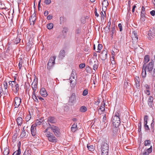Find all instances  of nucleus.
<instances>
[{"label":"nucleus","mask_w":155,"mask_h":155,"mask_svg":"<svg viewBox=\"0 0 155 155\" xmlns=\"http://www.w3.org/2000/svg\"><path fill=\"white\" fill-rule=\"evenodd\" d=\"M120 113L116 112L112 117V122L113 126L115 127H118L120 123Z\"/></svg>","instance_id":"nucleus-1"},{"label":"nucleus","mask_w":155,"mask_h":155,"mask_svg":"<svg viewBox=\"0 0 155 155\" xmlns=\"http://www.w3.org/2000/svg\"><path fill=\"white\" fill-rule=\"evenodd\" d=\"M9 85L12 87V90L15 94H17L18 92L19 89V85L15 81H10L9 82Z\"/></svg>","instance_id":"nucleus-2"},{"label":"nucleus","mask_w":155,"mask_h":155,"mask_svg":"<svg viewBox=\"0 0 155 155\" xmlns=\"http://www.w3.org/2000/svg\"><path fill=\"white\" fill-rule=\"evenodd\" d=\"M108 148V144L105 142H102L101 147L102 155H107Z\"/></svg>","instance_id":"nucleus-3"},{"label":"nucleus","mask_w":155,"mask_h":155,"mask_svg":"<svg viewBox=\"0 0 155 155\" xmlns=\"http://www.w3.org/2000/svg\"><path fill=\"white\" fill-rule=\"evenodd\" d=\"M45 135L50 142L54 143L57 141V139L51 132H48L45 134Z\"/></svg>","instance_id":"nucleus-4"},{"label":"nucleus","mask_w":155,"mask_h":155,"mask_svg":"<svg viewBox=\"0 0 155 155\" xmlns=\"http://www.w3.org/2000/svg\"><path fill=\"white\" fill-rule=\"evenodd\" d=\"M50 128L52 131L54 135L57 137H59L61 134L60 130L57 127L54 125H51L50 124H49Z\"/></svg>","instance_id":"nucleus-5"},{"label":"nucleus","mask_w":155,"mask_h":155,"mask_svg":"<svg viewBox=\"0 0 155 155\" xmlns=\"http://www.w3.org/2000/svg\"><path fill=\"white\" fill-rule=\"evenodd\" d=\"M76 76V71L74 70H72V73L71 74V77L70 78L69 80H70V85L72 87H75L76 83L75 81L73 80L72 79V78L73 79L75 80V78Z\"/></svg>","instance_id":"nucleus-6"},{"label":"nucleus","mask_w":155,"mask_h":155,"mask_svg":"<svg viewBox=\"0 0 155 155\" xmlns=\"http://www.w3.org/2000/svg\"><path fill=\"white\" fill-rule=\"evenodd\" d=\"M56 59V57H51L49 59L47 65V68L50 70L53 67L55 64V61Z\"/></svg>","instance_id":"nucleus-7"},{"label":"nucleus","mask_w":155,"mask_h":155,"mask_svg":"<svg viewBox=\"0 0 155 155\" xmlns=\"http://www.w3.org/2000/svg\"><path fill=\"white\" fill-rule=\"evenodd\" d=\"M154 66V62L153 61H151L147 64H144L142 68H145V70L147 69V71L150 72L152 71Z\"/></svg>","instance_id":"nucleus-8"},{"label":"nucleus","mask_w":155,"mask_h":155,"mask_svg":"<svg viewBox=\"0 0 155 155\" xmlns=\"http://www.w3.org/2000/svg\"><path fill=\"white\" fill-rule=\"evenodd\" d=\"M155 30L153 29L150 30L148 31V38L150 40H151L155 35Z\"/></svg>","instance_id":"nucleus-9"},{"label":"nucleus","mask_w":155,"mask_h":155,"mask_svg":"<svg viewBox=\"0 0 155 155\" xmlns=\"http://www.w3.org/2000/svg\"><path fill=\"white\" fill-rule=\"evenodd\" d=\"M21 101V99L19 97H16L15 98L14 106H15V108H17L19 107Z\"/></svg>","instance_id":"nucleus-10"},{"label":"nucleus","mask_w":155,"mask_h":155,"mask_svg":"<svg viewBox=\"0 0 155 155\" xmlns=\"http://www.w3.org/2000/svg\"><path fill=\"white\" fill-rule=\"evenodd\" d=\"M153 98L152 96H150L147 101L148 104L150 108H153L154 104H153Z\"/></svg>","instance_id":"nucleus-11"},{"label":"nucleus","mask_w":155,"mask_h":155,"mask_svg":"<svg viewBox=\"0 0 155 155\" xmlns=\"http://www.w3.org/2000/svg\"><path fill=\"white\" fill-rule=\"evenodd\" d=\"M107 52L106 50H103L101 52V57L102 60H105L107 58Z\"/></svg>","instance_id":"nucleus-12"},{"label":"nucleus","mask_w":155,"mask_h":155,"mask_svg":"<svg viewBox=\"0 0 155 155\" xmlns=\"http://www.w3.org/2000/svg\"><path fill=\"white\" fill-rule=\"evenodd\" d=\"M31 134L32 136H35L36 133V127L35 126V125H32L31 129Z\"/></svg>","instance_id":"nucleus-13"},{"label":"nucleus","mask_w":155,"mask_h":155,"mask_svg":"<svg viewBox=\"0 0 155 155\" xmlns=\"http://www.w3.org/2000/svg\"><path fill=\"white\" fill-rule=\"evenodd\" d=\"M37 83V80L35 81V79L31 84L33 90V92H35L36 90Z\"/></svg>","instance_id":"nucleus-14"},{"label":"nucleus","mask_w":155,"mask_h":155,"mask_svg":"<svg viewBox=\"0 0 155 155\" xmlns=\"http://www.w3.org/2000/svg\"><path fill=\"white\" fill-rule=\"evenodd\" d=\"M41 95L43 97H46L47 96L46 91L44 88H42L40 91Z\"/></svg>","instance_id":"nucleus-15"},{"label":"nucleus","mask_w":155,"mask_h":155,"mask_svg":"<svg viewBox=\"0 0 155 155\" xmlns=\"http://www.w3.org/2000/svg\"><path fill=\"white\" fill-rule=\"evenodd\" d=\"M108 5V2L107 0H104L102 2V6L103 8H102L103 11L104 12V13L105 15V11L103 10V8H105V10L106 9V8L107 6Z\"/></svg>","instance_id":"nucleus-16"},{"label":"nucleus","mask_w":155,"mask_h":155,"mask_svg":"<svg viewBox=\"0 0 155 155\" xmlns=\"http://www.w3.org/2000/svg\"><path fill=\"white\" fill-rule=\"evenodd\" d=\"M76 99V96L74 93L72 94L71 97L69 98V102L71 103H73L75 101Z\"/></svg>","instance_id":"nucleus-17"},{"label":"nucleus","mask_w":155,"mask_h":155,"mask_svg":"<svg viewBox=\"0 0 155 155\" xmlns=\"http://www.w3.org/2000/svg\"><path fill=\"white\" fill-rule=\"evenodd\" d=\"M78 129V128L77 126V124L76 123H74V124L72 125L71 127V130L73 132H75Z\"/></svg>","instance_id":"nucleus-18"},{"label":"nucleus","mask_w":155,"mask_h":155,"mask_svg":"<svg viewBox=\"0 0 155 155\" xmlns=\"http://www.w3.org/2000/svg\"><path fill=\"white\" fill-rule=\"evenodd\" d=\"M135 85L137 87H138L140 86V80L139 77L136 76L135 79Z\"/></svg>","instance_id":"nucleus-19"},{"label":"nucleus","mask_w":155,"mask_h":155,"mask_svg":"<svg viewBox=\"0 0 155 155\" xmlns=\"http://www.w3.org/2000/svg\"><path fill=\"white\" fill-rule=\"evenodd\" d=\"M65 55V51L64 50H61L60 51L59 54L58 55V57L62 59L64 57Z\"/></svg>","instance_id":"nucleus-20"},{"label":"nucleus","mask_w":155,"mask_h":155,"mask_svg":"<svg viewBox=\"0 0 155 155\" xmlns=\"http://www.w3.org/2000/svg\"><path fill=\"white\" fill-rule=\"evenodd\" d=\"M36 19V17L35 14H33L29 18L30 21L32 22V25H34Z\"/></svg>","instance_id":"nucleus-21"},{"label":"nucleus","mask_w":155,"mask_h":155,"mask_svg":"<svg viewBox=\"0 0 155 155\" xmlns=\"http://www.w3.org/2000/svg\"><path fill=\"white\" fill-rule=\"evenodd\" d=\"M55 118L53 117H49L48 118L47 122L48 124L50 123H55Z\"/></svg>","instance_id":"nucleus-22"},{"label":"nucleus","mask_w":155,"mask_h":155,"mask_svg":"<svg viewBox=\"0 0 155 155\" xmlns=\"http://www.w3.org/2000/svg\"><path fill=\"white\" fill-rule=\"evenodd\" d=\"M22 118L20 117H19L16 119V121L18 125L21 126L22 124L23 121Z\"/></svg>","instance_id":"nucleus-23"},{"label":"nucleus","mask_w":155,"mask_h":155,"mask_svg":"<svg viewBox=\"0 0 155 155\" xmlns=\"http://www.w3.org/2000/svg\"><path fill=\"white\" fill-rule=\"evenodd\" d=\"M94 63L93 65V69L94 70H96L98 68V61L97 60H95Z\"/></svg>","instance_id":"nucleus-24"},{"label":"nucleus","mask_w":155,"mask_h":155,"mask_svg":"<svg viewBox=\"0 0 155 155\" xmlns=\"http://www.w3.org/2000/svg\"><path fill=\"white\" fill-rule=\"evenodd\" d=\"M147 75L146 70H145V68H142V72L141 74V76L143 78H146Z\"/></svg>","instance_id":"nucleus-25"},{"label":"nucleus","mask_w":155,"mask_h":155,"mask_svg":"<svg viewBox=\"0 0 155 155\" xmlns=\"http://www.w3.org/2000/svg\"><path fill=\"white\" fill-rule=\"evenodd\" d=\"M150 60L149 56L148 55H146L144 58L143 62L146 64Z\"/></svg>","instance_id":"nucleus-26"},{"label":"nucleus","mask_w":155,"mask_h":155,"mask_svg":"<svg viewBox=\"0 0 155 155\" xmlns=\"http://www.w3.org/2000/svg\"><path fill=\"white\" fill-rule=\"evenodd\" d=\"M79 110L82 112H85L87 110V108L86 107L82 106L80 107Z\"/></svg>","instance_id":"nucleus-27"},{"label":"nucleus","mask_w":155,"mask_h":155,"mask_svg":"<svg viewBox=\"0 0 155 155\" xmlns=\"http://www.w3.org/2000/svg\"><path fill=\"white\" fill-rule=\"evenodd\" d=\"M9 149L8 148L6 147L4 149L3 151V154L4 155H8L9 153Z\"/></svg>","instance_id":"nucleus-28"},{"label":"nucleus","mask_w":155,"mask_h":155,"mask_svg":"<svg viewBox=\"0 0 155 155\" xmlns=\"http://www.w3.org/2000/svg\"><path fill=\"white\" fill-rule=\"evenodd\" d=\"M130 83L125 81L124 84V87L125 88H128L130 87Z\"/></svg>","instance_id":"nucleus-29"},{"label":"nucleus","mask_w":155,"mask_h":155,"mask_svg":"<svg viewBox=\"0 0 155 155\" xmlns=\"http://www.w3.org/2000/svg\"><path fill=\"white\" fill-rule=\"evenodd\" d=\"M41 123V120H36L35 123L32 125H35V126L36 127V126L40 125Z\"/></svg>","instance_id":"nucleus-30"},{"label":"nucleus","mask_w":155,"mask_h":155,"mask_svg":"<svg viewBox=\"0 0 155 155\" xmlns=\"http://www.w3.org/2000/svg\"><path fill=\"white\" fill-rule=\"evenodd\" d=\"M145 8L144 6H142L141 8V14L140 15L143 16H145Z\"/></svg>","instance_id":"nucleus-31"},{"label":"nucleus","mask_w":155,"mask_h":155,"mask_svg":"<svg viewBox=\"0 0 155 155\" xmlns=\"http://www.w3.org/2000/svg\"><path fill=\"white\" fill-rule=\"evenodd\" d=\"M23 155H31V151L30 150H26Z\"/></svg>","instance_id":"nucleus-32"},{"label":"nucleus","mask_w":155,"mask_h":155,"mask_svg":"<svg viewBox=\"0 0 155 155\" xmlns=\"http://www.w3.org/2000/svg\"><path fill=\"white\" fill-rule=\"evenodd\" d=\"M32 98L36 102H38V100L35 94V92H33L32 93Z\"/></svg>","instance_id":"nucleus-33"},{"label":"nucleus","mask_w":155,"mask_h":155,"mask_svg":"<svg viewBox=\"0 0 155 155\" xmlns=\"http://www.w3.org/2000/svg\"><path fill=\"white\" fill-rule=\"evenodd\" d=\"M23 64V61L22 60V59L21 58H20V60L19 61V62L18 63V67L19 69H20L21 68L22 66V64Z\"/></svg>","instance_id":"nucleus-34"},{"label":"nucleus","mask_w":155,"mask_h":155,"mask_svg":"<svg viewBox=\"0 0 155 155\" xmlns=\"http://www.w3.org/2000/svg\"><path fill=\"white\" fill-rule=\"evenodd\" d=\"M102 48V45L101 44H99L98 45L97 49L96 51L97 52H100Z\"/></svg>","instance_id":"nucleus-35"},{"label":"nucleus","mask_w":155,"mask_h":155,"mask_svg":"<svg viewBox=\"0 0 155 155\" xmlns=\"http://www.w3.org/2000/svg\"><path fill=\"white\" fill-rule=\"evenodd\" d=\"M27 134L25 131V130L22 131V132L20 135V136L21 138L24 137L26 136Z\"/></svg>","instance_id":"nucleus-36"},{"label":"nucleus","mask_w":155,"mask_h":155,"mask_svg":"<svg viewBox=\"0 0 155 155\" xmlns=\"http://www.w3.org/2000/svg\"><path fill=\"white\" fill-rule=\"evenodd\" d=\"M133 37L132 38H136L137 39V40L138 39V38L137 37V33L135 31H134L133 32Z\"/></svg>","instance_id":"nucleus-37"},{"label":"nucleus","mask_w":155,"mask_h":155,"mask_svg":"<svg viewBox=\"0 0 155 155\" xmlns=\"http://www.w3.org/2000/svg\"><path fill=\"white\" fill-rule=\"evenodd\" d=\"M144 143L145 146H150V140H146L144 141Z\"/></svg>","instance_id":"nucleus-38"},{"label":"nucleus","mask_w":155,"mask_h":155,"mask_svg":"<svg viewBox=\"0 0 155 155\" xmlns=\"http://www.w3.org/2000/svg\"><path fill=\"white\" fill-rule=\"evenodd\" d=\"M110 60L111 61V63L112 64L113 67H115V62L114 61V56H113L112 58H111Z\"/></svg>","instance_id":"nucleus-39"},{"label":"nucleus","mask_w":155,"mask_h":155,"mask_svg":"<svg viewBox=\"0 0 155 155\" xmlns=\"http://www.w3.org/2000/svg\"><path fill=\"white\" fill-rule=\"evenodd\" d=\"M53 28V24L52 23H50L47 25V28L48 29H51Z\"/></svg>","instance_id":"nucleus-40"},{"label":"nucleus","mask_w":155,"mask_h":155,"mask_svg":"<svg viewBox=\"0 0 155 155\" xmlns=\"http://www.w3.org/2000/svg\"><path fill=\"white\" fill-rule=\"evenodd\" d=\"M31 118V116L30 114H29L27 115L25 117V120L26 121H29Z\"/></svg>","instance_id":"nucleus-41"},{"label":"nucleus","mask_w":155,"mask_h":155,"mask_svg":"<svg viewBox=\"0 0 155 155\" xmlns=\"http://www.w3.org/2000/svg\"><path fill=\"white\" fill-rule=\"evenodd\" d=\"M87 148L88 150L91 151H92L94 150V146L93 145L88 146L87 145Z\"/></svg>","instance_id":"nucleus-42"},{"label":"nucleus","mask_w":155,"mask_h":155,"mask_svg":"<svg viewBox=\"0 0 155 155\" xmlns=\"http://www.w3.org/2000/svg\"><path fill=\"white\" fill-rule=\"evenodd\" d=\"M105 103H103V104L101 106L99 109L101 110L102 111H104L105 110Z\"/></svg>","instance_id":"nucleus-43"},{"label":"nucleus","mask_w":155,"mask_h":155,"mask_svg":"<svg viewBox=\"0 0 155 155\" xmlns=\"http://www.w3.org/2000/svg\"><path fill=\"white\" fill-rule=\"evenodd\" d=\"M3 85L5 89H6L8 88V84L7 82L5 81L3 82Z\"/></svg>","instance_id":"nucleus-44"},{"label":"nucleus","mask_w":155,"mask_h":155,"mask_svg":"<svg viewBox=\"0 0 155 155\" xmlns=\"http://www.w3.org/2000/svg\"><path fill=\"white\" fill-rule=\"evenodd\" d=\"M150 89H147V90H144V93L145 94L147 95H150Z\"/></svg>","instance_id":"nucleus-45"},{"label":"nucleus","mask_w":155,"mask_h":155,"mask_svg":"<svg viewBox=\"0 0 155 155\" xmlns=\"http://www.w3.org/2000/svg\"><path fill=\"white\" fill-rule=\"evenodd\" d=\"M17 152L16 153L15 155H20L21 153V150L18 149V150L17 151ZM16 152V151L13 154H12V155H14V154Z\"/></svg>","instance_id":"nucleus-46"},{"label":"nucleus","mask_w":155,"mask_h":155,"mask_svg":"<svg viewBox=\"0 0 155 155\" xmlns=\"http://www.w3.org/2000/svg\"><path fill=\"white\" fill-rule=\"evenodd\" d=\"M144 87L145 88V90H147L150 89V86L147 84H145L144 85Z\"/></svg>","instance_id":"nucleus-47"},{"label":"nucleus","mask_w":155,"mask_h":155,"mask_svg":"<svg viewBox=\"0 0 155 155\" xmlns=\"http://www.w3.org/2000/svg\"><path fill=\"white\" fill-rule=\"evenodd\" d=\"M138 131L140 132L141 131V121H140L138 124Z\"/></svg>","instance_id":"nucleus-48"},{"label":"nucleus","mask_w":155,"mask_h":155,"mask_svg":"<svg viewBox=\"0 0 155 155\" xmlns=\"http://www.w3.org/2000/svg\"><path fill=\"white\" fill-rule=\"evenodd\" d=\"M88 94V91L87 89H85L84 90L82 94L83 96H86V95Z\"/></svg>","instance_id":"nucleus-49"},{"label":"nucleus","mask_w":155,"mask_h":155,"mask_svg":"<svg viewBox=\"0 0 155 155\" xmlns=\"http://www.w3.org/2000/svg\"><path fill=\"white\" fill-rule=\"evenodd\" d=\"M146 150L147 152V153H149H149H150L152 151V146H151L148 149H147V150Z\"/></svg>","instance_id":"nucleus-50"},{"label":"nucleus","mask_w":155,"mask_h":155,"mask_svg":"<svg viewBox=\"0 0 155 155\" xmlns=\"http://www.w3.org/2000/svg\"><path fill=\"white\" fill-rule=\"evenodd\" d=\"M95 59H93L92 60H91L89 61V64L91 66H93V64L94 63V61H95Z\"/></svg>","instance_id":"nucleus-51"},{"label":"nucleus","mask_w":155,"mask_h":155,"mask_svg":"<svg viewBox=\"0 0 155 155\" xmlns=\"http://www.w3.org/2000/svg\"><path fill=\"white\" fill-rule=\"evenodd\" d=\"M144 127L145 128L146 131H147L148 130H150V129L149 127V126L147 124L144 125Z\"/></svg>","instance_id":"nucleus-52"},{"label":"nucleus","mask_w":155,"mask_h":155,"mask_svg":"<svg viewBox=\"0 0 155 155\" xmlns=\"http://www.w3.org/2000/svg\"><path fill=\"white\" fill-rule=\"evenodd\" d=\"M118 27L119 28L120 31H121L122 30V27L121 24L119 23L118 25Z\"/></svg>","instance_id":"nucleus-53"},{"label":"nucleus","mask_w":155,"mask_h":155,"mask_svg":"<svg viewBox=\"0 0 155 155\" xmlns=\"http://www.w3.org/2000/svg\"><path fill=\"white\" fill-rule=\"evenodd\" d=\"M85 67V64L84 63H82L79 65V67L80 68H84Z\"/></svg>","instance_id":"nucleus-54"},{"label":"nucleus","mask_w":155,"mask_h":155,"mask_svg":"<svg viewBox=\"0 0 155 155\" xmlns=\"http://www.w3.org/2000/svg\"><path fill=\"white\" fill-rule=\"evenodd\" d=\"M51 2V0H45V2L46 5H48Z\"/></svg>","instance_id":"nucleus-55"},{"label":"nucleus","mask_w":155,"mask_h":155,"mask_svg":"<svg viewBox=\"0 0 155 155\" xmlns=\"http://www.w3.org/2000/svg\"><path fill=\"white\" fill-rule=\"evenodd\" d=\"M111 32H112V35H113L115 33V28L114 26L112 28Z\"/></svg>","instance_id":"nucleus-56"},{"label":"nucleus","mask_w":155,"mask_h":155,"mask_svg":"<svg viewBox=\"0 0 155 155\" xmlns=\"http://www.w3.org/2000/svg\"><path fill=\"white\" fill-rule=\"evenodd\" d=\"M52 16L51 15H49L47 17V19L50 20L52 19Z\"/></svg>","instance_id":"nucleus-57"},{"label":"nucleus","mask_w":155,"mask_h":155,"mask_svg":"<svg viewBox=\"0 0 155 155\" xmlns=\"http://www.w3.org/2000/svg\"><path fill=\"white\" fill-rule=\"evenodd\" d=\"M86 70L87 72H89L90 71V69L89 66H86Z\"/></svg>","instance_id":"nucleus-58"},{"label":"nucleus","mask_w":155,"mask_h":155,"mask_svg":"<svg viewBox=\"0 0 155 155\" xmlns=\"http://www.w3.org/2000/svg\"><path fill=\"white\" fill-rule=\"evenodd\" d=\"M80 32H81L80 29H79V28H78L76 30L75 33L76 34H79L80 33Z\"/></svg>","instance_id":"nucleus-59"},{"label":"nucleus","mask_w":155,"mask_h":155,"mask_svg":"<svg viewBox=\"0 0 155 155\" xmlns=\"http://www.w3.org/2000/svg\"><path fill=\"white\" fill-rule=\"evenodd\" d=\"M142 154L143 155H148L149 153H147V152L144 150V151L143 152Z\"/></svg>","instance_id":"nucleus-60"},{"label":"nucleus","mask_w":155,"mask_h":155,"mask_svg":"<svg viewBox=\"0 0 155 155\" xmlns=\"http://www.w3.org/2000/svg\"><path fill=\"white\" fill-rule=\"evenodd\" d=\"M101 18H104L105 17V16L104 15V13L102 12H101L100 13Z\"/></svg>","instance_id":"nucleus-61"},{"label":"nucleus","mask_w":155,"mask_h":155,"mask_svg":"<svg viewBox=\"0 0 155 155\" xmlns=\"http://www.w3.org/2000/svg\"><path fill=\"white\" fill-rule=\"evenodd\" d=\"M150 14L152 16H154L155 15V11L152 10L150 12Z\"/></svg>","instance_id":"nucleus-62"},{"label":"nucleus","mask_w":155,"mask_h":155,"mask_svg":"<svg viewBox=\"0 0 155 155\" xmlns=\"http://www.w3.org/2000/svg\"><path fill=\"white\" fill-rule=\"evenodd\" d=\"M100 102V99L99 98H98L97 99L96 101L95 102V104L96 105H98Z\"/></svg>","instance_id":"nucleus-63"},{"label":"nucleus","mask_w":155,"mask_h":155,"mask_svg":"<svg viewBox=\"0 0 155 155\" xmlns=\"http://www.w3.org/2000/svg\"><path fill=\"white\" fill-rule=\"evenodd\" d=\"M140 16H141L140 19L141 20L143 21H144L145 20V16H143L142 15H140Z\"/></svg>","instance_id":"nucleus-64"}]
</instances>
